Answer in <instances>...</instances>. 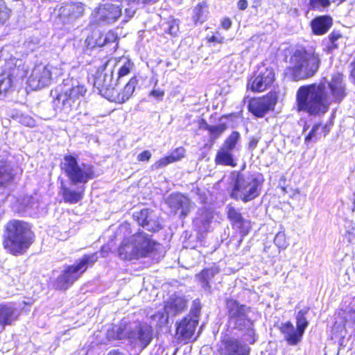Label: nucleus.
<instances>
[{"label":"nucleus","instance_id":"nucleus-17","mask_svg":"<svg viewBox=\"0 0 355 355\" xmlns=\"http://www.w3.org/2000/svg\"><path fill=\"white\" fill-rule=\"evenodd\" d=\"M277 100V94L269 92L263 98L250 101L248 110L256 116L263 117L269 110L274 109Z\"/></svg>","mask_w":355,"mask_h":355},{"label":"nucleus","instance_id":"nucleus-40","mask_svg":"<svg viewBox=\"0 0 355 355\" xmlns=\"http://www.w3.org/2000/svg\"><path fill=\"white\" fill-rule=\"evenodd\" d=\"M179 20L171 19L166 24L164 30L172 36H176L179 33Z\"/></svg>","mask_w":355,"mask_h":355},{"label":"nucleus","instance_id":"nucleus-55","mask_svg":"<svg viewBox=\"0 0 355 355\" xmlns=\"http://www.w3.org/2000/svg\"><path fill=\"white\" fill-rule=\"evenodd\" d=\"M340 37L341 35L335 31H333L329 36V42H336Z\"/></svg>","mask_w":355,"mask_h":355},{"label":"nucleus","instance_id":"nucleus-7","mask_svg":"<svg viewBox=\"0 0 355 355\" xmlns=\"http://www.w3.org/2000/svg\"><path fill=\"white\" fill-rule=\"evenodd\" d=\"M97 253L85 254L76 261V264L69 266L60 275L54 284L56 289L65 291L76 281L89 267H92L98 260Z\"/></svg>","mask_w":355,"mask_h":355},{"label":"nucleus","instance_id":"nucleus-20","mask_svg":"<svg viewBox=\"0 0 355 355\" xmlns=\"http://www.w3.org/2000/svg\"><path fill=\"white\" fill-rule=\"evenodd\" d=\"M166 203L175 214L180 210V216L182 218L186 217L190 211L189 199L180 193L171 194L166 200Z\"/></svg>","mask_w":355,"mask_h":355},{"label":"nucleus","instance_id":"nucleus-59","mask_svg":"<svg viewBox=\"0 0 355 355\" xmlns=\"http://www.w3.org/2000/svg\"><path fill=\"white\" fill-rule=\"evenodd\" d=\"M223 40V38H222V37H218L216 36L213 35L210 37L209 41L211 42L222 43Z\"/></svg>","mask_w":355,"mask_h":355},{"label":"nucleus","instance_id":"nucleus-60","mask_svg":"<svg viewBox=\"0 0 355 355\" xmlns=\"http://www.w3.org/2000/svg\"><path fill=\"white\" fill-rule=\"evenodd\" d=\"M330 44L328 45V49L329 51H333L334 50L338 49V44L336 42H329Z\"/></svg>","mask_w":355,"mask_h":355},{"label":"nucleus","instance_id":"nucleus-35","mask_svg":"<svg viewBox=\"0 0 355 355\" xmlns=\"http://www.w3.org/2000/svg\"><path fill=\"white\" fill-rule=\"evenodd\" d=\"M202 122L205 123V128L209 132L211 141L218 139L227 128V124L223 122L216 125H209L204 119H202Z\"/></svg>","mask_w":355,"mask_h":355},{"label":"nucleus","instance_id":"nucleus-26","mask_svg":"<svg viewBox=\"0 0 355 355\" xmlns=\"http://www.w3.org/2000/svg\"><path fill=\"white\" fill-rule=\"evenodd\" d=\"M137 84L138 80L137 77H132L121 92H118L114 89L109 99L115 103H123L132 96Z\"/></svg>","mask_w":355,"mask_h":355},{"label":"nucleus","instance_id":"nucleus-22","mask_svg":"<svg viewBox=\"0 0 355 355\" xmlns=\"http://www.w3.org/2000/svg\"><path fill=\"white\" fill-rule=\"evenodd\" d=\"M227 217L232 225L238 229L242 237L247 235L251 228L250 221L245 219L241 212L234 207L228 206Z\"/></svg>","mask_w":355,"mask_h":355},{"label":"nucleus","instance_id":"nucleus-47","mask_svg":"<svg viewBox=\"0 0 355 355\" xmlns=\"http://www.w3.org/2000/svg\"><path fill=\"white\" fill-rule=\"evenodd\" d=\"M320 125H321L320 123H317V124H315L313 126V128H312L311 130L310 131V132L305 137V139H304L305 144H308L313 139H314L315 141L318 140L317 132L320 129Z\"/></svg>","mask_w":355,"mask_h":355},{"label":"nucleus","instance_id":"nucleus-6","mask_svg":"<svg viewBox=\"0 0 355 355\" xmlns=\"http://www.w3.org/2000/svg\"><path fill=\"white\" fill-rule=\"evenodd\" d=\"M225 307L228 317V322L234 329L246 331L249 336L254 334L253 322L249 317L251 308L240 304L237 300L228 298L226 300Z\"/></svg>","mask_w":355,"mask_h":355},{"label":"nucleus","instance_id":"nucleus-13","mask_svg":"<svg viewBox=\"0 0 355 355\" xmlns=\"http://www.w3.org/2000/svg\"><path fill=\"white\" fill-rule=\"evenodd\" d=\"M120 6L107 3L100 5L92 14V21L96 24H112L121 16Z\"/></svg>","mask_w":355,"mask_h":355},{"label":"nucleus","instance_id":"nucleus-41","mask_svg":"<svg viewBox=\"0 0 355 355\" xmlns=\"http://www.w3.org/2000/svg\"><path fill=\"white\" fill-rule=\"evenodd\" d=\"M133 67V63L130 62V60H126L122 66L120 67L119 71H118V76L116 78V83H119V81L121 79L130 73V71L132 70Z\"/></svg>","mask_w":355,"mask_h":355},{"label":"nucleus","instance_id":"nucleus-29","mask_svg":"<svg viewBox=\"0 0 355 355\" xmlns=\"http://www.w3.org/2000/svg\"><path fill=\"white\" fill-rule=\"evenodd\" d=\"M84 187H81L78 190H73L62 183L60 193L65 202L69 204H76L80 201L83 198Z\"/></svg>","mask_w":355,"mask_h":355},{"label":"nucleus","instance_id":"nucleus-19","mask_svg":"<svg viewBox=\"0 0 355 355\" xmlns=\"http://www.w3.org/2000/svg\"><path fill=\"white\" fill-rule=\"evenodd\" d=\"M275 80V72L272 68L261 70L248 83V87L253 92H263L272 85Z\"/></svg>","mask_w":355,"mask_h":355},{"label":"nucleus","instance_id":"nucleus-38","mask_svg":"<svg viewBox=\"0 0 355 355\" xmlns=\"http://www.w3.org/2000/svg\"><path fill=\"white\" fill-rule=\"evenodd\" d=\"M12 78L11 74L0 75V94L6 93L12 87Z\"/></svg>","mask_w":355,"mask_h":355},{"label":"nucleus","instance_id":"nucleus-56","mask_svg":"<svg viewBox=\"0 0 355 355\" xmlns=\"http://www.w3.org/2000/svg\"><path fill=\"white\" fill-rule=\"evenodd\" d=\"M346 322H351L355 324V310L349 313L346 319Z\"/></svg>","mask_w":355,"mask_h":355},{"label":"nucleus","instance_id":"nucleus-30","mask_svg":"<svg viewBox=\"0 0 355 355\" xmlns=\"http://www.w3.org/2000/svg\"><path fill=\"white\" fill-rule=\"evenodd\" d=\"M119 37L117 33L113 31H109L105 33H101L97 38H96V44L98 46H107L111 50L116 51L118 46L117 42Z\"/></svg>","mask_w":355,"mask_h":355},{"label":"nucleus","instance_id":"nucleus-2","mask_svg":"<svg viewBox=\"0 0 355 355\" xmlns=\"http://www.w3.org/2000/svg\"><path fill=\"white\" fill-rule=\"evenodd\" d=\"M34 233L28 223L12 220L6 226L3 247L13 255H21L26 252L34 242Z\"/></svg>","mask_w":355,"mask_h":355},{"label":"nucleus","instance_id":"nucleus-9","mask_svg":"<svg viewBox=\"0 0 355 355\" xmlns=\"http://www.w3.org/2000/svg\"><path fill=\"white\" fill-rule=\"evenodd\" d=\"M115 64V62L111 60H106L101 66H98V71L94 77V86L99 93L110 98L111 94L115 89V86L118 84L113 80L114 69L112 67Z\"/></svg>","mask_w":355,"mask_h":355},{"label":"nucleus","instance_id":"nucleus-16","mask_svg":"<svg viewBox=\"0 0 355 355\" xmlns=\"http://www.w3.org/2000/svg\"><path fill=\"white\" fill-rule=\"evenodd\" d=\"M133 241H135V245H137L138 251L141 252L139 254L140 258L149 257L155 259L162 248L159 243L152 240L147 234L143 232L133 234Z\"/></svg>","mask_w":355,"mask_h":355},{"label":"nucleus","instance_id":"nucleus-32","mask_svg":"<svg viewBox=\"0 0 355 355\" xmlns=\"http://www.w3.org/2000/svg\"><path fill=\"white\" fill-rule=\"evenodd\" d=\"M220 268L216 264L212 265L211 267L202 270L197 277L199 281L202 284V286L207 289L210 288V281L214 276L218 274Z\"/></svg>","mask_w":355,"mask_h":355},{"label":"nucleus","instance_id":"nucleus-50","mask_svg":"<svg viewBox=\"0 0 355 355\" xmlns=\"http://www.w3.org/2000/svg\"><path fill=\"white\" fill-rule=\"evenodd\" d=\"M346 233L349 235V241H350L351 237H354L355 236V223L352 221L347 222Z\"/></svg>","mask_w":355,"mask_h":355},{"label":"nucleus","instance_id":"nucleus-10","mask_svg":"<svg viewBox=\"0 0 355 355\" xmlns=\"http://www.w3.org/2000/svg\"><path fill=\"white\" fill-rule=\"evenodd\" d=\"M241 135L237 131H234L224 141L222 146L218 150L214 162L216 165L230 166L235 167L236 162L234 159L233 151L240 141Z\"/></svg>","mask_w":355,"mask_h":355},{"label":"nucleus","instance_id":"nucleus-11","mask_svg":"<svg viewBox=\"0 0 355 355\" xmlns=\"http://www.w3.org/2000/svg\"><path fill=\"white\" fill-rule=\"evenodd\" d=\"M187 307V301L184 297L173 295L164 306V313H157L152 316L154 320H157V324L162 326L168 322V320L181 314Z\"/></svg>","mask_w":355,"mask_h":355},{"label":"nucleus","instance_id":"nucleus-31","mask_svg":"<svg viewBox=\"0 0 355 355\" xmlns=\"http://www.w3.org/2000/svg\"><path fill=\"white\" fill-rule=\"evenodd\" d=\"M332 26V19L329 16L324 15L315 18L311 21V28L315 35L326 33Z\"/></svg>","mask_w":355,"mask_h":355},{"label":"nucleus","instance_id":"nucleus-39","mask_svg":"<svg viewBox=\"0 0 355 355\" xmlns=\"http://www.w3.org/2000/svg\"><path fill=\"white\" fill-rule=\"evenodd\" d=\"M121 3V8H123L125 6H128V7L125 8V19L123 20L125 22L128 21L135 14L136 10L137 9V5L138 3H131L132 2H122L119 1Z\"/></svg>","mask_w":355,"mask_h":355},{"label":"nucleus","instance_id":"nucleus-62","mask_svg":"<svg viewBox=\"0 0 355 355\" xmlns=\"http://www.w3.org/2000/svg\"><path fill=\"white\" fill-rule=\"evenodd\" d=\"M322 129L324 132V136L325 137L329 132V128L327 125H325L322 127Z\"/></svg>","mask_w":355,"mask_h":355},{"label":"nucleus","instance_id":"nucleus-43","mask_svg":"<svg viewBox=\"0 0 355 355\" xmlns=\"http://www.w3.org/2000/svg\"><path fill=\"white\" fill-rule=\"evenodd\" d=\"M174 162V159L170 158L169 156L161 158L151 166L152 170H158L166 166L168 164Z\"/></svg>","mask_w":355,"mask_h":355},{"label":"nucleus","instance_id":"nucleus-37","mask_svg":"<svg viewBox=\"0 0 355 355\" xmlns=\"http://www.w3.org/2000/svg\"><path fill=\"white\" fill-rule=\"evenodd\" d=\"M212 218L213 216L211 213L206 211L204 214H202L200 217L198 218L195 223L196 225H199L201 232H207Z\"/></svg>","mask_w":355,"mask_h":355},{"label":"nucleus","instance_id":"nucleus-48","mask_svg":"<svg viewBox=\"0 0 355 355\" xmlns=\"http://www.w3.org/2000/svg\"><path fill=\"white\" fill-rule=\"evenodd\" d=\"M19 122L28 127H34L35 125V119L28 115H21L19 119Z\"/></svg>","mask_w":355,"mask_h":355},{"label":"nucleus","instance_id":"nucleus-58","mask_svg":"<svg viewBox=\"0 0 355 355\" xmlns=\"http://www.w3.org/2000/svg\"><path fill=\"white\" fill-rule=\"evenodd\" d=\"M248 1L246 0H239L238 1V8L241 10H244L248 7Z\"/></svg>","mask_w":355,"mask_h":355},{"label":"nucleus","instance_id":"nucleus-21","mask_svg":"<svg viewBox=\"0 0 355 355\" xmlns=\"http://www.w3.org/2000/svg\"><path fill=\"white\" fill-rule=\"evenodd\" d=\"M198 321L191 316L184 317L178 324L176 327V334L178 340L182 341L190 339L196 330Z\"/></svg>","mask_w":355,"mask_h":355},{"label":"nucleus","instance_id":"nucleus-44","mask_svg":"<svg viewBox=\"0 0 355 355\" xmlns=\"http://www.w3.org/2000/svg\"><path fill=\"white\" fill-rule=\"evenodd\" d=\"M10 10L5 3L0 0V24H3L10 17Z\"/></svg>","mask_w":355,"mask_h":355},{"label":"nucleus","instance_id":"nucleus-57","mask_svg":"<svg viewBox=\"0 0 355 355\" xmlns=\"http://www.w3.org/2000/svg\"><path fill=\"white\" fill-rule=\"evenodd\" d=\"M150 95L156 98H162L164 96V92L159 89H153L150 92Z\"/></svg>","mask_w":355,"mask_h":355},{"label":"nucleus","instance_id":"nucleus-64","mask_svg":"<svg viewBox=\"0 0 355 355\" xmlns=\"http://www.w3.org/2000/svg\"><path fill=\"white\" fill-rule=\"evenodd\" d=\"M224 118H226V116H222V117H221V119H220V121H222V120H223Z\"/></svg>","mask_w":355,"mask_h":355},{"label":"nucleus","instance_id":"nucleus-23","mask_svg":"<svg viewBox=\"0 0 355 355\" xmlns=\"http://www.w3.org/2000/svg\"><path fill=\"white\" fill-rule=\"evenodd\" d=\"M19 311L13 303L0 304V331L17 320Z\"/></svg>","mask_w":355,"mask_h":355},{"label":"nucleus","instance_id":"nucleus-8","mask_svg":"<svg viewBox=\"0 0 355 355\" xmlns=\"http://www.w3.org/2000/svg\"><path fill=\"white\" fill-rule=\"evenodd\" d=\"M61 168L64 171L73 184L87 183L94 178V166L90 164H78L77 159L72 155H66L61 163Z\"/></svg>","mask_w":355,"mask_h":355},{"label":"nucleus","instance_id":"nucleus-34","mask_svg":"<svg viewBox=\"0 0 355 355\" xmlns=\"http://www.w3.org/2000/svg\"><path fill=\"white\" fill-rule=\"evenodd\" d=\"M208 15L207 5L202 1L199 3L193 9L192 19L195 24L203 23L206 21Z\"/></svg>","mask_w":355,"mask_h":355},{"label":"nucleus","instance_id":"nucleus-4","mask_svg":"<svg viewBox=\"0 0 355 355\" xmlns=\"http://www.w3.org/2000/svg\"><path fill=\"white\" fill-rule=\"evenodd\" d=\"M263 182V178L261 174L244 175L237 173L231 198L243 202L251 201L259 196Z\"/></svg>","mask_w":355,"mask_h":355},{"label":"nucleus","instance_id":"nucleus-25","mask_svg":"<svg viewBox=\"0 0 355 355\" xmlns=\"http://www.w3.org/2000/svg\"><path fill=\"white\" fill-rule=\"evenodd\" d=\"M280 332L284 335V340L290 345H297L301 342L304 333L295 328L293 323L288 321L282 323L279 327Z\"/></svg>","mask_w":355,"mask_h":355},{"label":"nucleus","instance_id":"nucleus-28","mask_svg":"<svg viewBox=\"0 0 355 355\" xmlns=\"http://www.w3.org/2000/svg\"><path fill=\"white\" fill-rule=\"evenodd\" d=\"M129 323L121 322L119 325H112L107 330L108 340L128 339Z\"/></svg>","mask_w":355,"mask_h":355},{"label":"nucleus","instance_id":"nucleus-24","mask_svg":"<svg viewBox=\"0 0 355 355\" xmlns=\"http://www.w3.org/2000/svg\"><path fill=\"white\" fill-rule=\"evenodd\" d=\"M83 12L84 8L81 3H66L62 6L59 10V15L64 22H70L80 17Z\"/></svg>","mask_w":355,"mask_h":355},{"label":"nucleus","instance_id":"nucleus-12","mask_svg":"<svg viewBox=\"0 0 355 355\" xmlns=\"http://www.w3.org/2000/svg\"><path fill=\"white\" fill-rule=\"evenodd\" d=\"M60 74V69L56 67L39 64L33 68L28 80V85L33 89H41L50 85L53 75Z\"/></svg>","mask_w":355,"mask_h":355},{"label":"nucleus","instance_id":"nucleus-61","mask_svg":"<svg viewBox=\"0 0 355 355\" xmlns=\"http://www.w3.org/2000/svg\"><path fill=\"white\" fill-rule=\"evenodd\" d=\"M352 71H351V76L354 80L355 82V60L352 63Z\"/></svg>","mask_w":355,"mask_h":355},{"label":"nucleus","instance_id":"nucleus-54","mask_svg":"<svg viewBox=\"0 0 355 355\" xmlns=\"http://www.w3.org/2000/svg\"><path fill=\"white\" fill-rule=\"evenodd\" d=\"M221 26L224 29L228 30L232 26V21L229 18H225L221 21Z\"/></svg>","mask_w":355,"mask_h":355},{"label":"nucleus","instance_id":"nucleus-33","mask_svg":"<svg viewBox=\"0 0 355 355\" xmlns=\"http://www.w3.org/2000/svg\"><path fill=\"white\" fill-rule=\"evenodd\" d=\"M13 178L12 168L6 160H0V187L5 186Z\"/></svg>","mask_w":355,"mask_h":355},{"label":"nucleus","instance_id":"nucleus-51","mask_svg":"<svg viewBox=\"0 0 355 355\" xmlns=\"http://www.w3.org/2000/svg\"><path fill=\"white\" fill-rule=\"evenodd\" d=\"M152 156L151 153L149 150H144L137 156V159L140 162L148 161Z\"/></svg>","mask_w":355,"mask_h":355},{"label":"nucleus","instance_id":"nucleus-45","mask_svg":"<svg viewBox=\"0 0 355 355\" xmlns=\"http://www.w3.org/2000/svg\"><path fill=\"white\" fill-rule=\"evenodd\" d=\"M274 243L279 248H286L287 246V241L285 234L281 232H278L274 239Z\"/></svg>","mask_w":355,"mask_h":355},{"label":"nucleus","instance_id":"nucleus-18","mask_svg":"<svg viewBox=\"0 0 355 355\" xmlns=\"http://www.w3.org/2000/svg\"><path fill=\"white\" fill-rule=\"evenodd\" d=\"M133 217L139 225L148 231L156 232L161 229L158 216L153 210L143 209L139 211L134 212Z\"/></svg>","mask_w":355,"mask_h":355},{"label":"nucleus","instance_id":"nucleus-52","mask_svg":"<svg viewBox=\"0 0 355 355\" xmlns=\"http://www.w3.org/2000/svg\"><path fill=\"white\" fill-rule=\"evenodd\" d=\"M116 1H125V2H132L131 3H154L157 2L158 0H116Z\"/></svg>","mask_w":355,"mask_h":355},{"label":"nucleus","instance_id":"nucleus-27","mask_svg":"<svg viewBox=\"0 0 355 355\" xmlns=\"http://www.w3.org/2000/svg\"><path fill=\"white\" fill-rule=\"evenodd\" d=\"M138 250L137 245H135V241H133V235L125 239L118 250L119 257L126 260L139 259V254H141V252Z\"/></svg>","mask_w":355,"mask_h":355},{"label":"nucleus","instance_id":"nucleus-14","mask_svg":"<svg viewBox=\"0 0 355 355\" xmlns=\"http://www.w3.org/2000/svg\"><path fill=\"white\" fill-rule=\"evenodd\" d=\"M128 339L145 349L153 340L152 327L147 324L129 323Z\"/></svg>","mask_w":355,"mask_h":355},{"label":"nucleus","instance_id":"nucleus-42","mask_svg":"<svg viewBox=\"0 0 355 355\" xmlns=\"http://www.w3.org/2000/svg\"><path fill=\"white\" fill-rule=\"evenodd\" d=\"M329 0H309V8L311 10L322 11L330 6Z\"/></svg>","mask_w":355,"mask_h":355},{"label":"nucleus","instance_id":"nucleus-53","mask_svg":"<svg viewBox=\"0 0 355 355\" xmlns=\"http://www.w3.org/2000/svg\"><path fill=\"white\" fill-rule=\"evenodd\" d=\"M258 142H259L258 139L252 137L248 144V148L250 150H254L256 148V147L257 146Z\"/></svg>","mask_w":355,"mask_h":355},{"label":"nucleus","instance_id":"nucleus-5","mask_svg":"<svg viewBox=\"0 0 355 355\" xmlns=\"http://www.w3.org/2000/svg\"><path fill=\"white\" fill-rule=\"evenodd\" d=\"M290 64L294 77L298 80L305 79L315 74L320 64V59L315 53L299 49L291 55Z\"/></svg>","mask_w":355,"mask_h":355},{"label":"nucleus","instance_id":"nucleus-63","mask_svg":"<svg viewBox=\"0 0 355 355\" xmlns=\"http://www.w3.org/2000/svg\"><path fill=\"white\" fill-rule=\"evenodd\" d=\"M193 308L196 311V312H199L200 311V306H199V303H196V302H194V304H193Z\"/></svg>","mask_w":355,"mask_h":355},{"label":"nucleus","instance_id":"nucleus-3","mask_svg":"<svg viewBox=\"0 0 355 355\" xmlns=\"http://www.w3.org/2000/svg\"><path fill=\"white\" fill-rule=\"evenodd\" d=\"M87 89L83 83L75 78H67L63 80V89L53 101L55 107L69 114L76 109L80 103V98L84 97Z\"/></svg>","mask_w":355,"mask_h":355},{"label":"nucleus","instance_id":"nucleus-46","mask_svg":"<svg viewBox=\"0 0 355 355\" xmlns=\"http://www.w3.org/2000/svg\"><path fill=\"white\" fill-rule=\"evenodd\" d=\"M23 204L26 208L29 209H37L38 208V200L35 197L26 196L23 199Z\"/></svg>","mask_w":355,"mask_h":355},{"label":"nucleus","instance_id":"nucleus-1","mask_svg":"<svg viewBox=\"0 0 355 355\" xmlns=\"http://www.w3.org/2000/svg\"><path fill=\"white\" fill-rule=\"evenodd\" d=\"M343 75L336 73L330 82L300 87L296 95L297 107L309 115L326 113L332 103H340L346 96Z\"/></svg>","mask_w":355,"mask_h":355},{"label":"nucleus","instance_id":"nucleus-49","mask_svg":"<svg viewBox=\"0 0 355 355\" xmlns=\"http://www.w3.org/2000/svg\"><path fill=\"white\" fill-rule=\"evenodd\" d=\"M185 150L183 148H178L173 151L170 155V158L174 159V162L180 160L184 156Z\"/></svg>","mask_w":355,"mask_h":355},{"label":"nucleus","instance_id":"nucleus-15","mask_svg":"<svg viewBox=\"0 0 355 355\" xmlns=\"http://www.w3.org/2000/svg\"><path fill=\"white\" fill-rule=\"evenodd\" d=\"M220 355H249L248 346L238 339L225 336L217 345Z\"/></svg>","mask_w":355,"mask_h":355},{"label":"nucleus","instance_id":"nucleus-36","mask_svg":"<svg viewBox=\"0 0 355 355\" xmlns=\"http://www.w3.org/2000/svg\"><path fill=\"white\" fill-rule=\"evenodd\" d=\"M309 308L306 306L297 311L295 315L296 327L304 334L309 325V321L306 317V315L309 313Z\"/></svg>","mask_w":355,"mask_h":355}]
</instances>
